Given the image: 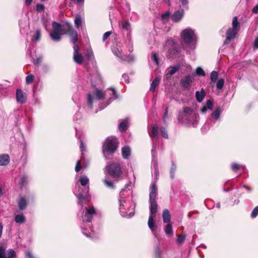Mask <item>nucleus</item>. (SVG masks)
<instances>
[{
	"instance_id": "1",
	"label": "nucleus",
	"mask_w": 258,
	"mask_h": 258,
	"mask_svg": "<svg viewBox=\"0 0 258 258\" xmlns=\"http://www.w3.org/2000/svg\"><path fill=\"white\" fill-rule=\"evenodd\" d=\"M52 30L50 33V36L51 39L55 42L59 41L61 40V36L65 34H68L71 36V41L74 44L73 46L74 53V54L78 53L80 50L79 46L75 44L78 41V33L77 31L73 29L72 26L69 23L64 25L53 22L52 24Z\"/></svg>"
},
{
	"instance_id": "2",
	"label": "nucleus",
	"mask_w": 258,
	"mask_h": 258,
	"mask_svg": "<svg viewBox=\"0 0 258 258\" xmlns=\"http://www.w3.org/2000/svg\"><path fill=\"white\" fill-rule=\"evenodd\" d=\"M129 186H130V184H127L125 185V188L121 190L119 197L120 214L122 217L126 218H130L134 216L135 209V205H134L133 208L131 209L132 197L130 196L132 192L130 189H126Z\"/></svg>"
},
{
	"instance_id": "3",
	"label": "nucleus",
	"mask_w": 258,
	"mask_h": 258,
	"mask_svg": "<svg viewBox=\"0 0 258 258\" xmlns=\"http://www.w3.org/2000/svg\"><path fill=\"white\" fill-rule=\"evenodd\" d=\"M158 188L155 182L152 183L150 187L149 202L150 215L148 219V226L153 232L156 229V225L154 221V218L156 216L157 211V196Z\"/></svg>"
},
{
	"instance_id": "4",
	"label": "nucleus",
	"mask_w": 258,
	"mask_h": 258,
	"mask_svg": "<svg viewBox=\"0 0 258 258\" xmlns=\"http://www.w3.org/2000/svg\"><path fill=\"white\" fill-rule=\"evenodd\" d=\"M82 224L81 227L83 234L87 237L93 238L94 235V231L91 227L92 217L95 215V210L94 207H83L82 208Z\"/></svg>"
},
{
	"instance_id": "5",
	"label": "nucleus",
	"mask_w": 258,
	"mask_h": 258,
	"mask_svg": "<svg viewBox=\"0 0 258 258\" xmlns=\"http://www.w3.org/2000/svg\"><path fill=\"white\" fill-rule=\"evenodd\" d=\"M148 132L153 142L152 153L153 159L152 162V166H153L155 171H156L157 170V160L156 158V151L157 146V142L158 139V128L157 125L156 124L152 125L151 126V128H149Z\"/></svg>"
},
{
	"instance_id": "6",
	"label": "nucleus",
	"mask_w": 258,
	"mask_h": 258,
	"mask_svg": "<svg viewBox=\"0 0 258 258\" xmlns=\"http://www.w3.org/2000/svg\"><path fill=\"white\" fill-rule=\"evenodd\" d=\"M117 147L116 139L113 137L108 138L103 145L102 151L104 157L108 159L106 154H112L116 151Z\"/></svg>"
},
{
	"instance_id": "7",
	"label": "nucleus",
	"mask_w": 258,
	"mask_h": 258,
	"mask_svg": "<svg viewBox=\"0 0 258 258\" xmlns=\"http://www.w3.org/2000/svg\"><path fill=\"white\" fill-rule=\"evenodd\" d=\"M181 37L186 45H193L196 39L195 31L190 28L183 30L181 33Z\"/></svg>"
},
{
	"instance_id": "8",
	"label": "nucleus",
	"mask_w": 258,
	"mask_h": 258,
	"mask_svg": "<svg viewBox=\"0 0 258 258\" xmlns=\"http://www.w3.org/2000/svg\"><path fill=\"white\" fill-rule=\"evenodd\" d=\"M183 113V117L186 120L187 123L191 124L194 127L196 126L199 116L188 107L184 108Z\"/></svg>"
},
{
	"instance_id": "9",
	"label": "nucleus",
	"mask_w": 258,
	"mask_h": 258,
	"mask_svg": "<svg viewBox=\"0 0 258 258\" xmlns=\"http://www.w3.org/2000/svg\"><path fill=\"white\" fill-rule=\"evenodd\" d=\"M108 174L114 178H118L122 174L120 165L118 163L113 162L106 167Z\"/></svg>"
},
{
	"instance_id": "10",
	"label": "nucleus",
	"mask_w": 258,
	"mask_h": 258,
	"mask_svg": "<svg viewBox=\"0 0 258 258\" xmlns=\"http://www.w3.org/2000/svg\"><path fill=\"white\" fill-rule=\"evenodd\" d=\"M164 49L165 50L167 51L169 56L171 57L178 52L179 47L173 40L168 39L167 40L166 44L164 46Z\"/></svg>"
},
{
	"instance_id": "11",
	"label": "nucleus",
	"mask_w": 258,
	"mask_h": 258,
	"mask_svg": "<svg viewBox=\"0 0 258 258\" xmlns=\"http://www.w3.org/2000/svg\"><path fill=\"white\" fill-rule=\"evenodd\" d=\"M112 52L114 55L120 58L122 60L131 61L133 60L132 55H126L123 54L121 46L119 44H116L112 48Z\"/></svg>"
},
{
	"instance_id": "12",
	"label": "nucleus",
	"mask_w": 258,
	"mask_h": 258,
	"mask_svg": "<svg viewBox=\"0 0 258 258\" xmlns=\"http://www.w3.org/2000/svg\"><path fill=\"white\" fill-rule=\"evenodd\" d=\"M88 187H85L83 189L82 188H80L79 189V194L78 196L79 204L83 205V204H86L89 201L88 197Z\"/></svg>"
},
{
	"instance_id": "13",
	"label": "nucleus",
	"mask_w": 258,
	"mask_h": 258,
	"mask_svg": "<svg viewBox=\"0 0 258 258\" xmlns=\"http://www.w3.org/2000/svg\"><path fill=\"white\" fill-rule=\"evenodd\" d=\"M16 253L12 249H9L7 251L5 248L0 245V258H16Z\"/></svg>"
},
{
	"instance_id": "14",
	"label": "nucleus",
	"mask_w": 258,
	"mask_h": 258,
	"mask_svg": "<svg viewBox=\"0 0 258 258\" xmlns=\"http://www.w3.org/2000/svg\"><path fill=\"white\" fill-rule=\"evenodd\" d=\"M230 168L233 172L236 173H239L241 170L244 171L246 169V167L245 165L239 164L235 162L231 163L230 166Z\"/></svg>"
},
{
	"instance_id": "15",
	"label": "nucleus",
	"mask_w": 258,
	"mask_h": 258,
	"mask_svg": "<svg viewBox=\"0 0 258 258\" xmlns=\"http://www.w3.org/2000/svg\"><path fill=\"white\" fill-rule=\"evenodd\" d=\"M238 31V30L230 28L227 30V44L229 43L231 40L236 37Z\"/></svg>"
},
{
	"instance_id": "16",
	"label": "nucleus",
	"mask_w": 258,
	"mask_h": 258,
	"mask_svg": "<svg viewBox=\"0 0 258 258\" xmlns=\"http://www.w3.org/2000/svg\"><path fill=\"white\" fill-rule=\"evenodd\" d=\"M184 15V10L179 9L176 11L171 16V19L175 22H178L181 20Z\"/></svg>"
},
{
	"instance_id": "17",
	"label": "nucleus",
	"mask_w": 258,
	"mask_h": 258,
	"mask_svg": "<svg viewBox=\"0 0 258 258\" xmlns=\"http://www.w3.org/2000/svg\"><path fill=\"white\" fill-rule=\"evenodd\" d=\"M191 82V78L189 76H186L181 79V85L185 90H188Z\"/></svg>"
},
{
	"instance_id": "18",
	"label": "nucleus",
	"mask_w": 258,
	"mask_h": 258,
	"mask_svg": "<svg viewBox=\"0 0 258 258\" xmlns=\"http://www.w3.org/2000/svg\"><path fill=\"white\" fill-rule=\"evenodd\" d=\"M16 99L18 102L23 104L26 102V98L25 93L20 89L16 90Z\"/></svg>"
},
{
	"instance_id": "19",
	"label": "nucleus",
	"mask_w": 258,
	"mask_h": 258,
	"mask_svg": "<svg viewBox=\"0 0 258 258\" xmlns=\"http://www.w3.org/2000/svg\"><path fill=\"white\" fill-rule=\"evenodd\" d=\"M222 110L220 107L216 108L210 115L209 119L212 121H217L220 118Z\"/></svg>"
},
{
	"instance_id": "20",
	"label": "nucleus",
	"mask_w": 258,
	"mask_h": 258,
	"mask_svg": "<svg viewBox=\"0 0 258 258\" xmlns=\"http://www.w3.org/2000/svg\"><path fill=\"white\" fill-rule=\"evenodd\" d=\"M179 69V66H175L173 67H169L166 70L165 77L167 79L170 78L171 76L174 74L176 72L178 71Z\"/></svg>"
},
{
	"instance_id": "21",
	"label": "nucleus",
	"mask_w": 258,
	"mask_h": 258,
	"mask_svg": "<svg viewBox=\"0 0 258 258\" xmlns=\"http://www.w3.org/2000/svg\"><path fill=\"white\" fill-rule=\"evenodd\" d=\"M10 162V157L8 154L0 155V166H6Z\"/></svg>"
},
{
	"instance_id": "22",
	"label": "nucleus",
	"mask_w": 258,
	"mask_h": 258,
	"mask_svg": "<svg viewBox=\"0 0 258 258\" xmlns=\"http://www.w3.org/2000/svg\"><path fill=\"white\" fill-rule=\"evenodd\" d=\"M162 218H163V222L165 223H170V214L169 213V211L165 209L163 210L162 213Z\"/></svg>"
},
{
	"instance_id": "23",
	"label": "nucleus",
	"mask_w": 258,
	"mask_h": 258,
	"mask_svg": "<svg viewBox=\"0 0 258 258\" xmlns=\"http://www.w3.org/2000/svg\"><path fill=\"white\" fill-rule=\"evenodd\" d=\"M205 96V92L204 90V89H202L201 91H196V98L197 100L199 102H201Z\"/></svg>"
},
{
	"instance_id": "24",
	"label": "nucleus",
	"mask_w": 258,
	"mask_h": 258,
	"mask_svg": "<svg viewBox=\"0 0 258 258\" xmlns=\"http://www.w3.org/2000/svg\"><path fill=\"white\" fill-rule=\"evenodd\" d=\"M119 26L123 30L128 31L131 29V25L128 21L119 22Z\"/></svg>"
},
{
	"instance_id": "25",
	"label": "nucleus",
	"mask_w": 258,
	"mask_h": 258,
	"mask_svg": "<svg viewBox=\"0 0 258 258\" xmlns=\"http://www.w3.org/2000/svg\"><path fill=\"white\" fill-rule=\"evenodd\" d=\"M122 155L123 158L127 159L131 154V149L129 147L125 146L122 148Z\"/></svg>"
},
{
	"instance_id": "26",
	"label": "nucleus",
	"mask_w": 258,
	"mask_h": 258,
	"mask_svg": "<svg viewBox=\"0 0 258 258\" xmlns=\"http://www.w3.org/2000/svg\"><path fill=\"white\" fill-rule=\"evenodd\" d=\"M160 81V78L159 77H156L154 80L152 81V83L150 87V91L152 92H154L155 91V89L156 87L159 85Z\"/></svg>"
},
{
	"instance_id": "27",
	"label": "nucleus",
	"mask_w": 258,
	"mask_h": 258,
	"mask_svg": "<svg viewBox=\"0 0 258 258\" xmlns=\"http://www.w3.org/2000/svg\"><path fill=\"white\" fill-rule=\"evenodd\" d=\"M232 25V28H231V29H233L239 31L240 23L238 21L237 17L235 16L233 18Z\"/></svg>"
},
{
	"instance_id": "28",
	"label": "nucleus",
	"mask_w": 258,
	"mask_h": 258,
	"mask_svg": "<svg viewBox=\"0 0 258 258\" xmlns=\"http://www.w3.org/2000/svg\"><path fill=\"white\" fill-rule=\"evenodd\" d=\"M128 120L124 119L123 121L119 123L118 128L120 132L125 131L128 127Z\"/></svg>"
},
{
	"instance_id": "29",
	"label": "nucleus",
	"mask_w": 258,
	"mask_h": 258,
	"mask_svg": "<svg viewBox=\"0 0 258 258\" xmlns=\"http://www.w3.org/2000/svg\"><path fill=\"white\" fill-rule=\"evenodd\" d=\"M26 205H27L26 200H25V199L24 198L21 197L20 199L19 202H18V206H19V209L21 210H24L26 207Z\"/></svg>"
},
{
	"instance_id": "30",
	"label": "nucleus",
	"mask_w": 258,
	"mask_h": 258,
	"mask_svg": "<svg viewBox=\"0 0 258 258\" xmlns=\"http://www.w3.org/2000/svg\"><path fill=\"white\" fill-rule=\"evenodd\" d=\"M74 60L76 63L81 64L83 62V57L82 55L79 53L74 54Z\"/></svg>"
},
{
	"instance_id": "31",
	"label": "nucleus",
	"mask_w": 258,
	"mask_h": 258,
	"mask_svg": "<svg viewBox=\"0 0 258 258\" xmlns=\"http://www.w3.org/2000/svg\"><path fill=\"white\" fill-rule=\"evenodd\" d=\"M164 231L166 235H169L172 234V226L171 223H168L166 225Z\"/></svg>"
},
{
	"instance_id": "32",
	"label": "nucleus",
	"mask_w": 258,
	"mask_h": 258,
	"mask_svg": "<svg viewBox=\"0 0 258 258\" xmlns=\"http://www.w3.org/2000/svg\"><path fill=\"white\" fill-rule=\"evenodd\" d=\"M41 37V31L39 29H37L33 35L32 40L33 41H38L40 40Z\"/></svg>"
},
{
	"instance_id": "33",
	"label": "nucleus",
	"mask_w": 258,
	"mask_h": 258,
	"mask_svg": "<svg viewBox=\"0 0 258 258\" xmlns=\"http://www.w3.org/2000/svg\"><path fill=\"white\" fill-rule=\"evenodd\" d=\"M15 220L17 223H22L25 222V218L22 215H17L15 216Z\"/></svg>"
},
{
	"instance_id": "34",
	"label": "nucleus",
	"mask_w": 258,
	"mask_h": 258,
	"mask_svg": "<svg viewBox=\"0 0 258 258\" xmlns=\"http://www.w3.org/2000/svg\"><path fill=\"white\" fill-rule=\"evenodd\" d=\"M108 93L109 94V95H110V101L111 100H113V99H115L116 98H117V96L116 94V92L115 91L114 89H112V88H110L108 90Z\"/></svg>"
},
{
	"instance_id": "35",
	"label": "nucleus",
	"mask_w": 258,
	"mask_h": 258,
	"mask_svg": "<svg viewBox=\"0 0 258 258\" xmlns=\"http://www.w3.org/2000/svg\"><path fill=\"white\" fill-rule=\"evenodd\" d=\"M95 94L96 98L98 99H101L104 98V93L102 91H101L97 89H96Z\"/></svg>"
},
{
	"instance_id": "36",
	"label": "nucleus",
	"mask_w": 258,
	"mask_h": 258,
	"mask_svg": "<svg viewBox=\"0 0 258 258\" xmlns=\"http://www.w3.org/2000/svg\"><path fill=\"white\" fill-rule=\"evenodd\" d=\"M79 181L81 185L83 186H85L88 183L89 179L87 176H84L80 177Z\"/></svg>"
},
{
	"instance_id": "37",
	"label": "nucleus",
	"mask_w": 258,
	"mask_h": 258,
	"mask_svg": "<svg viewBox=\"0 0 258 258\" xmlns=\"http://www.w3.org/2000/svg\"><path fill=\"white\" fill-rule=\"evenodd\" d=\"M103 182L105 185L110 188L114 187V184L111 181L108 180L106 178L103 180Z\"/></svg>"
},
{
	"instance_id": "38",
	"label": "nucleus",
	"mask_w": 258,
	"mask_h": 258,
	"mask_svg": "<svg viewBox=\"0 0 258 258\" xmlns=\"http://www.w3.org/2000/svg\"><path fill=\"white\" fill-rule=\"evenodd\" d=\"M151 59L155 62L156 65L159 64V58L157 54L155 52H152L151 54Z\"/></svg>"
},
{
	"instance_id": "39",
	"label": "nucleus",
	"mask_w": 258,
	"mask_h": 258,
	"mask_svg": "<svg viewBox=\"0 0 258 258\" xmlns=\"http://www.w3.org/2000/svg\"><path fill=\"white\" fill-rule=\"evenodd\" d=\"M82 21L81 18L79 16H77L75 20V26L77 28H79L81 26Z\"/></svg>"
},
{
	"instance_id": "40",
	"label": "nucleus",
	"mask_w": 258,
	"mask_h": 258,
	"mask_svg": "<svg viewBox=\"0 0 258 258\" xmlns=\"http://www.w3.org/2000/svg\"><path fill=\"white\" fill-rule=\"evenodd\" d=\"M218 78V73L216 71H213L211 74L210 79L211 83L215 82Z\"/></svg>"
},
{
	"instance_id": "41",
	"label": "nucleus",
	"mask_w": 258,
	"mask_h": 258,
	"mask_svg": "<svg viewBox=\"0 0 258 258\" xmlns=\"http://www.w3.org/2000/svg\"><path fill=\"white\" fill-rule=\"evenodd\" d=\"M94 99V97L93 96L91 95L90 94H88L87 104L88 106H89L90 108H92V103Z\"/></svg>"
},
{
	"instance_id": "42",
	"label": "nucleus",
	"mask_w": 258,
	"mask_h": 258,
	"mask_svg": "<svg viewBox=\"0 0 258 258\" xmlns=\"http://www.w3.org/2000/svg\"><path fill=\"white\" fill-rule=\"evenodd\" d=\"M34 76L31 74L27 76L26 78V82L27 84H31L34 80Z\"/></svg>"
},
{
	"instance_id": "43",
	"label": "nucleus",
	"mask_w": 258,
	"mask_h": 258,
	"mask_svg": "<svg viewBox=\"0 0 258 258\" xmlns=\"http://www.w3.org/2000/svg\"><path fill=\"white\" fill-rule=\"evenodd\" d=\"M258 215V206L255 207L252 211L250 216L252 218H255Z\"/></svg>"
},
{
	"instance_id": "44",
	"label": "nucleus",
	"mask_w": 258,
	"mask_h": 258,
	"mask_svg": "<svg viewBox=\"0 0 258 258\" xmlns=\"http://www.w3.org/2000/svg\"><path fill=\"white\" fill-rule=\"evenodd\" d=\"M224 84V80L222 79H220L218 81L216 84V87L217 89H221L223 87Z\"/></svg>"
},
{
	"instance_id": "45",
	"label": "nucleus",
	"mask_w": 258,
	"mask_h": 258,
	"mask_svg": "<svg viewBox=\"0 0 258 258\" xmlns=\"http://www.w3.org/2000/svg\"><path fill=\"white\" fill-rule=\"evenodd\" d=\"M175 170H176V166L172 162L171 167L170 169V177L172 179H173L174 178V172H175Z\"/></svg>"
},
{
	"instance_id": "46",
	"label": "nucleus",
	"mask_w": 258,
	"mask_h": 258,
	"mask_svg": "<svg viewBox=\"0 0 258 258\" xmlns=\"http://www.w3.org/2000/svg\"><path fill=\"white\" fill-rule=\"evenodd\" d=\"M94 78L96 79L95 82H94L93 81L92 79L91 80V82L92 85L93 87H95L96 86L97 84H98V83H99L101 81L99 77L97 75H95L94 76Z\"/></svg>"
},
{
	"instance_id": "47",
	"label": "nucleus",
	"mask_w": 258,
	"mask_h": 258,
	"mask_svg": "<svg viewBox=\"0 0 258 258\" xmlns=\"http://www.w3.org/2000/svg\"><path fill=\"white\" fill-rule=\"evenodd\" d=\"M196 74L199 76H205V73L201 68H198L196 70Z\"/></svg>"
},
{
	"instance_id": "48",
	"label": "nucleus",
	"mask_w": 258,
	"mask_h": 258,
	"mask_svg": "<svg viewBox=\"0 0 258 258\" xmlns=\"http://www.w3.org/2000/svg\"><path fill=\"white\" fill-rule=\"evenodd\" d=\"M160 130L162 136L164 138L167 139L168 138V136L165 128L163 127H160Z\"/></svg>"
},
{
	"instance_id": "49",
	"label": "nucleus",
	"mask_w": 258,
	"mask_h": 258,
	"mask_svg": "<svg viewBox=\"0 0 258 258\" xmlns=\"http://www.w3.org/2000/svg\"><path fill=\"white\" fill-rule=\"evenodd\" d=\"M185 238V236L184 235H180L178 236L177 239V242L179 244H181L183 243V242L184 241Z\"/></svg>"
},
{
	"instance_id": "50",
	"label": "nucleus",
	"mask_w": 258,
	"mask_h": 258,
	"mask_svg": "<svg viewBox=\"0 0 258 258\" xmlns=\"http://www.w3.org/2000/svg\"><path fill=\"white\" fill-rule=\"evenodd\" d=\"M170 16V13L169 12H167L165 13L164 14H162L161 16V18L162 20L164 22H165L168 19Z\"/></svg>"
},
{
	"instance_id": "51",
	"label": "nucleus",
	"mask_w": 258,
	"mask_h": 258,
	"mask_svg": "<svg viewBox=\"0 0 258 258\" xmlns=\"http://www.w3.org/2000/svg\"><path fill=\"white\" fill-rule=\"evenodd\" d=\"M207 107L209 110H212L213 108V102L211 100H208L206 102V105Z\"/></svg>"
},
{
	"instance_id": "52",
	"label": "nucleus",
	"mask_w": 258,
	"mask_h": 258,
	"mask_svg": "<svg viewBox=\"0 0 258 258\" xmlns=\"http://www.w3.org/2000/svg\"><path fill=\"white\" fill-rule=\"evenodd\" d=\"M44 6L42 4H38L36 5V10L39 12L43 11Z\"/></svg>"
},
{
	"instance_id": "53",
	"label": "nucleus",
	"mask_w": 258,
	"mask_h": 258,
	"mask_svg": "<svg viewBox=\"0 0 258 258\" xmlns=\"http://www.w3.org/2000/svg\"><path fill=\"white\" fill-rule=\"evenodd\" d=\"M81 168V161L79 160L77 162V164L75 167V171L78 172L80 170Z\"/></svg>"
},
{
	"instance_id": "54",
	"label": "nucleus",
	"mask_w": 258,
	"mask_h": 258,
	"mask_svg": "<svg viewBox=\"0 0 258 258\" xmlns=\"http://www.w3.org/2000/svg\"><path fill=\"white\" fill-rule=\"evenodd\" d=\"M232 184H233V181H227V189H226L227 192L229 191L234 189V187L231 189H229V187H228L229 186H232Z\"/></svg>"
},
{
	"instance_id": "55",
	"label": "nucleus",
	"mask_w": 258,
	"mask_h": 258,
	"mask_svg": "<svg viewBox=\"0 0 258 258\" xmlns=\"http://www.w3.org/2000/svg\"><path fill=\"white\" fill-rule=\"evenodd\" d=\"M111 32L110 31H107L105 32L103 36V41H104L111 34Z\"/></svg>"
},
{
	"instance_id": "56",
	"label": "nucleus",
	"mask_w": 258,
	"mask_h": 258,
	"mask_svg": "<svg viewBox=\"0 0 258 258\" xmlns=\"http://www.w3.org/2000/svg\"><path fill=\"white\" fill-rule=\"evenodd\" d=\"M168 107H167L166 108L165 112V113H164V116H163V121H164V122L165 123V122H166V118L168 117Z\"/></svg>"
},
{
	"instance_id": "57",
	"label": "nucleus",
	"mask_w": 258,
	"mask_h": 258,
	"mask_svg": "<svg viewBox=\"0 0 258 258\" xmlns=\"http://www.w3.org/2000/svg\"><path fill=\"white\" fill-rule=\"evenodd\" d=\"M122 80L126 83H129L128 76L126 74H123L122 76Z\"/></svg>"
},
{
	"instance_id": "58",
	"label": "nucleus",
	"mask_w": 258,
	"mask_h": 258,
	"mask_svg": "<svg viewBox=\"0 0 258 258\" xmlns=\"http://www.w3.org/2000/svg\"><path fill=\"white\" fill-rule=\"evenodd\" d=\"M42 57H38L36 59L34 60V63L35 65H38L41 61Z\"/></svg>"
},
{
	"instance_id": "59",
	"label": "nucleus",
	"mask_w": 258,
	"mask_h": 258,
	"mask_svg": "<svg viewBox=\"0 0 258 258\" xmlns=\"http://www.w3.org/2000/svg\"><path fill=\"white\" fill-rule=\"evenodd\" d=\"M253 48L257 49L258 48V36L255 38L254 43H253Z\"/></svg>"
},
{
	"instance_id": "60",
	"label": "nucleus",
	"mask_w": 258,
	"mask_h": 258,
	"mask_svg": "<svg viewBox=\"0 0 258 258\" xmlns=\"http://www.w3.org/2000/svg\"><path fill=\"white\" fill-rule=\"evenodd\" d=\"M26 180H27V178L25 176H23L22 177L21 179H20V184L22 185H23L26 182Z\"/></svg>"
},
{
	"instance_id": "61",
	"label": "nucleus",
	"mask_w": 258,
	"mask_h": 258,
	"mask_svg": "<svg viewBox=\"0 0 258 258\" xmlns=\"http://www.w3.org/2000/svg\"><path fill=\"white\" fill-rule=\"evenodd\" d=\"M179 1H180V2L182 6H183V7L187 6V5L188 4L187 0H179Z\"/></svg>"
},
{
	"instance_id": "62",
	"label": "nucleus",
	"mask_w": 258,
	"mask_h": 258,
	"mask_svg": "<svg viewBox=\"0 0 258 258\" xmlns=\"http://www.w3.org/2000/svg\"><path fill=\"white\" fill-rule=\"evenodd\" d=\"M155 256L156 258H160V250L157 248L155 250Z\"/></svg>"
},
{
	"instance_id": "63",
	"label": "nucleus",
	"mask_w": 258,
	"mask_h": 258,
	"mask_svg": "<svg viewBox=\"0 0 258 258\" xmlns=\"http://www.w3.org/2000/svg\"><path fill=\"white\" fill-rule=\"evenodd\" d=\"M252 12L253 14L258 13V5L255 6L252 9Z\"/></svg>"
},
{
	"instance_id": "64",
	"label": "nucleus",
	"mask_w": 258,
	"mask_h": 258,
	"mask_svg": "<svg viewBox=\"0 0 258 258\" xmlns=\"http://www.w3.org/2000/svg\"><path fill=\"white\" fill-rule=\"evenodd\" d=\"M26 256L28 257V258H34L32 253H31L30 251H26Z\"/></svg>"
}]
</instances>
